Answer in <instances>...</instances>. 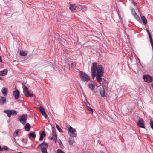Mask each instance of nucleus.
Returning <instances> with one entry per match:
<instances>
[{
  "label": "nucleus",
  "mask_w": 153,
  "mask_h": 153,
  "mask_svg": "<svg viewBox=\"0 0 153 153\" xmlns=\"http://www.w3.org/2000/svg\"><path fill=\"white\" fill-rule=\"evenodd\" d=\"M88 87L90 89L93 91L94 90L95 88L94 85V84H89L88 85Z\"/></svg>",
  "instance_id": "nucleus-22"
},
{
  "label": "nucleus",
  "mask_w": 153,
  "mask_h": 153,
  "mask_svg": "<svg viewBox=\"0 0 153 153\" xmlns=\"http://www.w3.org/2000/svg\"><path fill=\"white\" fill-rule=\"evenodd\" d=\"M86 102H85L87 108H88V106L90 107V104L89 102L87 100H86Z\"/></svg>",
  "instance_id": "nucleus-29"
},
{
  "label": "nucleus",
  "mask_w": 153,
  "mask_h": 153,
  "mask_svg": "<svg viewBox=\"0 0 153 153\" xmlns=\"http://www.w3.org/2000/svg\"><path fill=\"white\" fill-rule=\"evenodd\" d=\"M2 61V59L1 57L0 56V62H1Z\"/></svg>",
  "instance_id": "nucleus-44"
},
{
  "label": "nucleus",
  "mask_w": 153,
  "mask_h": 153,
  "mask_svg": "<svg viewBox=\"0 0 153 153\" xmlns=\"http://www.w3.org/2000/svg\"><path fill=\"white\" fill-rule=\"evenodd\" d=\"M137 123L140 127L143 128H145L144 121L142 119H140L137 122Z\"/></svg>",
  "instance_id": "nucleus-9"
},
{
  "label": "nucleus",
  "mask_w": 153,
  "mask_h": 153,
  "mask_svg": "<svg viewBox=\"0 0 153 153\" xmlns=\"http://www.w3.org/2000/svg\"><path fill=\"white\" fill-rule=\"evenodd\" d=\"M28 117L26 114L19 116V120L23 124L25 125L27 122Z\"/></svg>",
  "instance_id": "nucleus-6"
},
{
  "label": "nucleus",
  "mask_w": 153,
  "mask_h": 153,
  "mask_svg": "<svg viewBox=\"0 0 153 153\" xmlns=\"http://www.w3.org/2000/svg\"><path fill=\"white\" fill-rule=\"evenodd\" d=\"M68 134L69 135L72 137H76L77 134L76 129L71 126L69 127Z\"/></svg>",
  "instance_id": "nucleus-5"
},
{
  "label": "nucleus",
  "mask_w": 153,
  "mask_h": 153,
  "mask_svg": "<svg viewBox=\"0 0 153 153\" xmlns=\"http://www.w3.org/2000/svg\"><path fill=\"white\" fill-rule=\"evenodd\" d=\"M131 13H132V15L133 14H134V13H136L135 11V10L134 9V8H132L131 9Z\"/></svg>",
  "instance_id": "nucleus-36"
},
{
  "label": "nucleus",
  "mask_w": 153,
  "mask_h": 153,
  "mask_svg": "<svg viewBox=\"0 0 153 153\" xmlns=\"http://www.w3.org/2000/svg\"><path fill=\"white\" fill-rule=\"evenodd\" d=\"M76 66V63L75 62L72 63H71V66L72 68H74Z\"/></svg>",
  "instance_id": "nucleus-35"
},
{
  "label": "nucleus",
  "mask_w": 153,
  "mask_h": 153,
  "mask_svg": "<svg viewBox=\"0 0 153 153\" xmlns=\"http://www.w3.org/2000/svg\"><path fill=\"white\" fill-rule=\"evenodd\" d=\"M39 109L41 114L44 112H45V110L42 106H40L39 107Z\"/></svg>",
  "instance_id": "nucleus-26"
},
{
  "label": "nucleus",
  "mask_w": 153,
  "mask_h": 153,
  "mask_svg": "<svg viewBox=\"0 0 153 153\" xmlns=\"http://www.w3.org/2000/svg\"><path fill=\"white\" fill-rule=\"evenodd\" d=\"M70 10L73 12H75L76 10L77 6L76 4H74L72 5H70Z\"/></svg>",
  "instance_id": "nucleus-12"
},
{
  "label": "nucleus",
  "mask_w": 153,
  "mask_h": 153,
  "mask_svg": "<svg viewBox=\"0 0 153 153\" xmlns=\"http://www.w3.org/2000/svg\"><path fill=\"white\" fill-rule=\"evenodd\" d=\"M0 80H3V79L0 76Z\"/></svg>",
  "instance_id": "nucleus-47"
},
{
  "label": "nucleus",
  "mask_w": 153,
  "mask_h": 153,
  "mask_svg": "<svg viewBox=\"0 0 153 153\" xmlns=\"http://www.w3.org/2000/svg\"><path fill=\"white\" fill-rule=\"evenodd\" d=\"M132 3L134 6H135L136 5V3L134 2H132Z\"/></svg>",
  "instance_id": "nucleus-42"
},
{
  "label": "nucleus",
  "mask_w": 153,
  "mask_h": 153,
  "mask_svg": "<svg viewBox=\"0 0 153 153\" xmlns=\"http://www.w3.org/2000/svg\"><path fill=\"white\" fill-rule=\"evenodd\" d=\"M53 139L54 140L55 143H56L57 139V135L56 133H54V134H53Z\"/></svg>",
  "instance_id": "nucleus-23"
},
{
  "label": "nucleus",
  "mask_w": 153,
  "mask_h": 153,
  "mask_svg": "<svg viewBox=\"0 0 153 153\" xmlns=\"http://www.w3.org/2000/svg\"><path fill=\"white\" fill-rule=\"evenodd\" d=\"M23 88V93L25 96L28 97H31L33 96V94L28 91L27 86L24 85Z\"/></svg>",
  "instance_id": "nucleus-7"
},
{
  "label": "nucleus",
  "mask_w": 153,
  "mask_h": 153,
  "mask_svg": "<svg viewBox=\"0 0 153 153\" xmlns=\"http://www.w3.org/2000/svg\"><path fill=\"white\" fill-rule=\"evenodd\" d=\"M77 9H78L79 10H82L83 5H81L79 4H77L76 5Z\"/></svg>",
  "instance_id": "nucleus-28"
},
{
  "label": "nucleus",
  "mask_w": 153,
  "mask_h": 153,
  "mask_svg": "<svg viewBox=\"0 0 153 153\" xmlns=\"http://www.w3.org/2000/svg\"><path fill=\"white\" fill-rule=\"evenodd\" d=\"M20 55L22 56H25L27 54V51H24L22 50L20 51Z\"/></svg>",
  "instance_id": "nucleus-20"
},
{
  "label": "nucleus",
  "mask_w": 153,
  "mask_h": 153,
  "mask_svg": "<svg viewBox=\"0 0 153 153\" xmlns=\"http://www.w3.org/2000/svg\"><path fill=\"white\" fill-rule=\"evenodd\" d=\"M43 136H42V135H40V137L39 139V140L40 141H42L43 140Z\"/></svg>",
  "instance_id": "nucleus-39"
},
{
  "label": "nucleus",
  "mask_w": 153,
  "mask_h": 153,
  "mask_svg": "<svg viewBox=\"0 0 153 153\" xmlns=\"http://www.w3.org/2000/svg\"><path fill=\"white\" fill-rule=\"evenodd\" d=\"M79 76L81 79L83 81H88L90 80V77L85 73L79 71Z\"/></svg>",
  "instance_id": "nucleus-2"
},
{
  "label": "nucleus",
  "mask_w": 153,
  "mask_h": 153,
  "mask_svg": "<svg viewBox=\"0 0 153 153\" xmlns=\"http://www.w3.org/2000/svg\"><path fill=\"white\" fill-rule=\"evenodd\" d=\"M31 128V126L28 123L26 124V126L24 127V128L25 130L27 131H30Z\"/></svg>",
  "instance_id": "nucleus-16"
},
{
  "label": "nucleus",
  "mask_w": 153,
  "mask_h": 153,
  "mask_svg": "<svg viewBox=\"0 0 153 153\" xmlns=\"http://www.w3.org/2000/svg\"><path fill=\"white\" fill-rule=\"evenodd\" d=\"M48 146V144L46 143L43 142L38 146L37 148H41L42 153H48L47 148Z\"/></svg>",
  "instance_id": "nucleus-4"
},
{
  "label": "nucleus",
  "mask_w": 153,
  "mask_h": 153,
  "mask_svg": "<svg viewBox=\"0 0 153 153\" xmlns=\"http://www.w3.org/2000/svg\"><path fill=\"white\" fill-rule=\"evenodd\" d=\"M19 153H22V152H19Z\"/></svg>",
  "instance_id": "nucleus-51"
},
{
  "label": "nucleus",
  "mask_w": 153,
  "mask_h": 153,
  "mask_svg": "<svg viewBox=\"0 0 153 153\" xmlns=\"http://www.w3.org/2000/svg\"><path fill=\"white\" fill-rule=\"evenodd\" d=\"M53 134H54V133H56V131L55 129H53L52 131Z\"/></svg>",
  "instance_id": "nucleus-41"
},
{
  "label": "nucleus",
  "mask_w": 153,
  "mask_h": 153,
  "mask_svg": "<svg viewBox=\"0 0 153 153\" xmlns=\"http://www.w3.org/2000/svg\"><path fill=\"white\" fill-rule=\"evenodd\" d=\"M57 153H65L62 150L58 149L57 150Z\"/></svg>",
  "instance_id": "nucleus-32"
},
{
  "label": "nucleus",
  "mask_w": 153,
  "mask_h": 153,
  "mask_svg": "<svg viewBox=\"0 0 153 153\" xmlns=\"http://www.w3.org/2000/svg\"><path fill=\"white\" fill-rule=\"evenodd\" d=\"M13 95L15 99H17L20 95V92L18 90H16L14 91Z\"/></svg>",
  "instance_id": "nucleus-11"
},
{
  "label": "nucleus",
  "mask_w": 153,
  "mask_h": 153,
  "mask_svg": "<svg viewBox=\"0 0 153 153\" xmlns=\"http://www.w3.org/2000/svg\"><path fill=\"white\" fill-rule=\"evenodd\" d=\"M87 109L92 113L93 112V109L90 107L88 106V108H87Z\"/></svg>",
  "instance_id": "nucleus-31"
},
{
  "label": "nucleus",
  "mask_w": 153,
  "mask_h": 153,
  "mask_svg": "<svg viewBox=\"0 0 153 153\" xmlns=\"http://www.w3.org/2000/svg\"><path fill=\"white\" fill-rule=\"evenodd\" d=\"M58 143H59V144L60 145V147L62 148L63 149V146L62 144V143L61 141L60 140H59L58 141Z\"/></svg>",
  "instance_id": "nucleus-34"
},
{
  "label": "nucleus",
  "mask_w": 153,
  "mask_h": 153,
  "mask_svg": "<svg viewBox=\"0 0 153 153\" xmlns=\"http://www.w3.org/2000/svg\"><path fill=\"white\" fill-rule=\"evenodd\" d=\"M24 140H25V139L24 138H23L22 139L21 141L23 142H24Z\"/></svg>",
  "instance_id": "nucleus-46"
},
{
  "label": "nucleus",
  "mask_w": 153,
  "mask_h": 153,
  "mask_svg": "<svg viewBox=\"0 0 153 153\" xmlns=\"http://www.w3.org/2000/svg\"><path fill=\"white\" fill-rule=\"evenodd\" d=\"M83 11H86L87 10V7L85 6H83L82 9Z\"/></svg>",
  "instance_id": "nucleus-33"
},
{
  "label": "nucleus",
  "mask_w": 153,
  "mask_h": 153,
  "mask_svg": "<svg viewBox=\"0 0 153 153\" xmlns=\"http://www.w3.org/2000/svg\"><path fill=\"white\" fill-rule=\"evenodd\" d=\"M42 114L45 117V119H47V118L48 116L45 111L42 113Z\"/></svg>",
  "instance_id": "nucleus-30"
},
{
  "label": "nucleus",
  "mask_w": 153,
  "mask_h": 153,
  "mask_svg": "<svg viewBox=\"0 0 153 153\" xmlns=\"http://www.w3.org/2000/svg\"><path fill=\"white\" fill-rule=\"evenodd\" d=\"M6 102V98L4 97H1L0 99V103L4 105V104Z\"/></svg>",
  "instance_id": "nucleus-15"
},
{
  "label": "nucleus",
  "mask_w": 153,
  "mask_h": 153,
  "mask_svg": "<svg viewBox=\"0 0 153 153\" xmlns=\"http://www.w3.org/2000/svg\"><path fill=\"white\" fill-rule=\"evenodd\" d=\"M3 149H5L6 150H8L9 148L7 146H4Z\"/></svg>",
  "instance_id": "nucleus-40"
},
{
  "label": "nucleus",
  "mask_w": 153,
  "mask_h": 153,
  "mask_svg": "<svg viewBox=\"0 0 153 153\" xmlns=\"http://www.w3.org/2000/svg\"><path fill=\"white\" fill-rule=\"evenodd\" d=\"M3 150V149L2 148L1 146H0V151H2Z\"/></svg>",
  "instance_id": "nucleus-43"
},
{
  "label": "nucleus",
  "mask_w": 153,
  "mask_h": 153,
  "mask_svg": "<svg viewBox=\"0 0 153 153\" xmlns=\"http://www.w3.org/2000/svg\"><path fill=\"white\" fill-rule=\"evenodd\" d=\"M107 88H105L104 87H102L100 89V92L101 96L102 97H105V89H107Z\"/></svg>",
  "instance_id": "nucleus-10"
},
{
  "label": "nucleus",
  "mask_w": 153,
  "mask_h": 153,
  "mask_svg": "<svg viewBox=\"0 0 153 153\" xmlns=\"http://www.w3.org/2000/svg\"><path fill=\"white\" fill-rule=\"evenodd\" d=\"M53 137H51V138H50V139H51V140H53Z\"/></svg>",
  "instance_id": "nucleus-49"
},
{
  "label": "nucleus",
  "mask_w": 153,
  "mask_h": 153,
  "mask_svg": "<svg viewBox=\"0 0 153 153\" xmlns=\"http://www.w3.org/2000/svg\"><path fill=\"white\" fill-rule=\"evenodd\" d=\"M8 91V89L5 87H3L1 89V92L4 94L5 96H7V93Z\"/></svg>",
  "instance_id": "nucleus-14"
},
{
  "label": "nucleus",
  "mask_w": 153,
  "mask_h": 153,
  "mask_svg": "<svg viewBox=\"0 0 153 153\" xmlns=\"http://www.w3.org/2000/svg\"><path fill=\"white\" fill-rule=\"evenodd\" d=\"M96 71H97V73L96 79H98V80L100 79V77L103 76L104 73L103 67L100 65H99L97 66V64L94 62L93 64V66L91 69L92 76L93 79H94L96 75Z\"/></svg>",
  "instance_id": "nucleus-1"
},
{
  "label": "nucleus",
  "mask_w": 153,
  "mask_h": 153,
  "mask_svg": "<svg viewBox=\"0 0 153 153\" xmlns=\"http://www.w3.org/2000/svg\"><path fill=\"white\" fill-rule=\"evenodd\" d=\"M4 112L7 114L8 117H11V110H5L4 111Z\"/></svg>",
  "instance_id": "nucleus-18"
},
{
  "label": "nucleus",
  "mask_w": 153,
  "mask_h": 153,
  "mask_svg": "<svg viewBox=\"0 0 153 153\" xmlns=\"http://www.w3.org/2000/svg\"><path fill=\"white\" fill-rule=\"evenodd\" d=\"M133 16H134V17L140 22L141 23V20L139 16L137 15L136 13H134V14H133Z\"/></svg>",
  "instance_id": "nucleus-19"
},
{
  "label": "nucleus",
  "mask_w": 153,
  "mask_h": 153,
  "mask_svg": "<svg viewBox=\"0 0 153 153\" xmlns=\"http://www.w3.org/2000/svg\"><path fill=\"white\" fill-rule=\"evenodd\" d=\"M150 125L151 126V127L152 129H153V121H151Z\"/></svg>",
  "instance_id": "nucleus-38"
},
{
  "label": "nucleus",
  "mask_w": 153,
  "mask_h": 153,
  "mask_svg": "<svg viewBox=\"0 0 153 153\" xmlns=\"http://www.w3.org/2000/svg\"><path fill=\"white\" fill-rule=\"evenodd\" d=\"M141 18L142 19V20L143 21V23L145 25H146L147 24V19L145 17V16H141Z\"/></svg>",
  "instance_id": "nucleus-21"
},
{
  "label": "nucleus",
  "mask_w": 153,
  "mask_h": 153,
  "mask_svg": "<svg viewBox=\"0 0 153 153\" xmlns=\"http://www.w3.org/2000/svg\"><path fill=\"white\" fill-rule=\"evenodd\" d=\"M152 87L153 88V84H152Z\"/></svg>",
  "instance_id": "nucleus-50"
},
{
  "label": "nucleus",
  "mask_w": 153,
  "mask_h": 153,
  "mask_svg": "<svg viewBox=\"0 0 153 153\" xmlns=\"http://www.w3.org/2000/svg\"><path fill=\"white\" fill-rule=\"evenodd\" d=\"M97 81L102 86V87L107 88L108 84V82L104 78L100 77V79L98 80V79H96Z\"/></svg>",
  "instance_id": "nucleus-3"
},
{
  "label": "nucleus",
  "mask_w": 153,
  "mask_h": 153,
  "mask_svg": "<svg viewBox=\"0 0 153 153\" xmlns=\"http://www.w3.org/2000/svg\"><path fill=\"white\" fill-rule=\"evenodd\" d=\"M36 137V134L34 132L30 133L28 134V137L30 138L31 137H32L33 138H35Z\"/></svg>",
  "instance_id": "nucleus-17"
},
{
  "label": "nucleus",
  "mask_w": 153,
  "mask_h": 153,
  "mask_svg": "<svg viewBox=\"0 0 153 153\" xmlns=\"http://www.w3.org/2000/svg\"><path fill=\"white\" fill-rule=\"evenodd\" d=\"M144 81L147 82H150L153 81V77L149 75H145L143 76Z\"/></svg>",
  "instance_id": "nucleus-8"
},
{
  "label": "nucleus",
  "mask_w": 153,
  "mask_h": 153,
  "mask_svg": "<svg viewBox=\"0 0 153 153\" xmlns=\"http://www.w3.org/2000/svg\"><path fill=\"white\" fill-rule=\"evenodd\" d=\"M68 142L70 145H72L75 142V141L73 139L70 138Z\"/></svg>",
  "instance_id": "nucleus-24"
},
{
  "label": "nucleus",
  "mask_w": 153,
  "mask_h": 153,
  "mask_svg": "<svg viewBox=\"0 0 153 153\" xmlns=\"http://www.w3.org/2000/svg\"><path fill=\"white\" fill-rule=\"evenodd\" d=\"M56 125L58 131L60 132H63V131H62L59 125L56 123Z\"/></svg>",
  "instance_id": "nucleus-27"
},
{
  "label": "nucleus",
  "mask_w": 153,
  "mask_h": 153,
  "mask_svg": "<svg viewBox=\"0 0 153 153\" xmlns=\"http://www.w3.org/2000/svg\"><path fill=\"white\" fill-rule=\"evenodd\" d=\"M16 135H18V134H19V131H17L16 132Z\"/></svg>",
  "instance_id": "nucleus-45"
},
{
  "label": "nucleus",
  "mask_w": 153,
  "mask_h": 153,
  "mask_svg": "<svg viewBox=\"0 0 153 153\" xmlns=\"http://www.w3.org/2000/svg\"><path fill=\"white\" fill-rule=\"evenodd\" d=\"M40 135H42L43 136H45L46 134L45 131H43L42 133L40 134Z\"/></svg>",
  "instance_id": "nucleus-37"
},
{
  "label": "nucleus",
  "mask_w": 153,
  "mask_h": 153,
  "mask_svg": "<svg viewBox=\"0 0 153 153\" xmlns=\"http://www.w3.org/2000/svg\"><path fill=\"white\" fill-rule=\"evenodd\" d=\"M11 115L15 116L17 114V112L15 110H11Z\"/></svg>",
  "instance_id": "nucleus-25"
},
{
  "label": "nucleus",
  "mask_w": 153,
  "mask_h": 153,
  "mask_svg": "<svg viewBox=\"0 0 153 153\" xmlns=\"http://www.w3.org/2000/svg\"><path fill=\"white\" fill-rule=\"evenodd\" d=\"M8 71L7 69H5L2 71H0V74L2 76H4L7 74Z\"/></svg>",
  "instance_id": "nucleus-13"
},
{
  "label": "nucleus",
  "mask_w": 153,
  "mask_h": 153,
  "mask_svg": "<svg viewBox=\"0 0 153 153\" xmlns=\"http://www.w3.org/2000/svg\"><path fill=\"white\" fill-rule=\"evenodd\" d=\"M101 153H105L104 152L102 151H101Z\"/></svg>",
  "instance_id": "nucleus-48"
}]
</instances>
